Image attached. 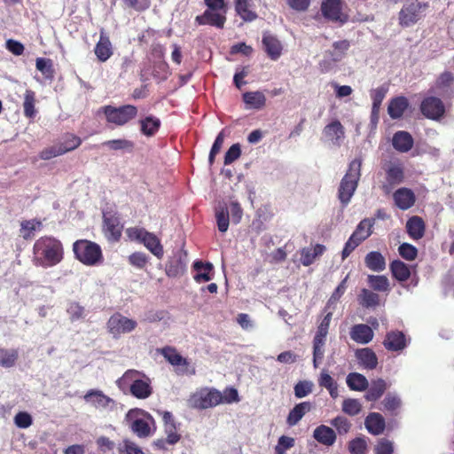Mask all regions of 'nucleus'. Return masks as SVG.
<instances>
[{"label": "nucleus", "instance_id": "nucleus-43", "mask_svg": "<svg viewBox=\"0 0 454 454\" xmlns=\"http://www.w3.org/2000/svg\"><path fill=\"white\" fill-rule=\"evenodd\" d=\"M162 356L173 365H188V361L184 358L175 348L167 347L161 350Z\"/></svg>", "mask_w": 454, "mask_h": 454}, {"label": "nucleus", "instance_id": "nucleus-50", "mask_svg": "<svg viewBox=\"0 0 454 454\" xmlns=\"http://www.w3.org/2000/svg\"><path fill=\"white\" fill-rule=\"evenodd\" d=\"M332 317L333 312L330 310L325 314L322 321L319 323L314 338L326 340Z\"/></svg>", "mask_w": 454, "mask_h": 454}, {"label": "nucleus", "instance_id": "nucleus-18", "mask_svg": "<svg viewBox=\"0 0 454 454\" xmlns=\"http://www.w3.org/2000/svg\"><path fill=\"white\" fill-rule=\"evenodd\" d=\"M349 334L350 338L359 344L369 343L374 336L372 329L364 324L355 325L351 328Z\"/></svg>", "mask_w": 454, "mask_h": 454}, {"label": "nucleus", "instance_id": "nucleus-11", "mask_svg": "<svg viewBox=\"0 0 454 454\" xmlns=\"http://www.w3.org/2000/svg\"><path fill=\"white\" fill-rule=\"evenodd\" d=\"M85 403L100 411H111L116 408L117 403L99 389H90L83 395Z\"/></svg>", "mask_w": 454, "mask_h": 454}, {"label": "nucleus", "instance_id": "nucleus-10", "mask_svg": "<svg viewBox=\"0 0 454 454\" xmlns=\"http://www.w3.org/2000/svg\"><path fill=\"white\" fill-rule=\"evenodd\" d=\"M137 326V322L135 319L127 317L119 312L112 315L106 323L107 330L114 339H119L122 334L133 332Z\"/></svg>", "mask_w": 454, "mask_h": 454}, {"label": "nucleus", "instance_id": "nucleus-52", "mask_svg": "<svg viewBox=\"0 0 454 454\" xmlns=\"http://www.w3.org/2000/svg\"><path fill=\"white\" fill-rule=\"evenodd\" d=\"M80 145H81L80 137H78L74 135H72V134H67L65 137L64 141L61 144H59V146H60L61 151H63V154H64L67 152H70V151L77 148Z\"/></svg>", "mask_w": 454, "mask_h": 454}, {"label": "nucleus", "instance_id": "nucleus-46", "mask_svg": "<svg viewBox=\"0 0 454 454\" xmlns=\"http://www.w3.org/2000/svg\"><path fill=\"white\" fill-rule=\"evenodd\" d=\"M358 300L363 307L370 308L379 304L380 297L372 291L364 288L361 290Z\"/></svg>", "mask_w": 454, "mask_h": 454}, {"label": "nucleus", "instance_id": "nucleus-49", "mask_svg": "<svg viewBox=\"0 0 454 454\" xmlns=\"http://www.w3.org/2000/svg\"><path fill=\"white\" fill-rule=\"evenodd\" d=\"M35 94L32 90H26L24 95V114L27 117L32 118L35 115Z\"/></svg>", "mask_w": 454, "mask_h": 454}, {"label": "nucleus", "instance_id": "nucleus-39", "mask_svg": "<svg viewBox=\"0 0 454 454\" xmlns=\"http://www.w3.org/2000/svg\"><path fill=\"white\" fill-rule=\"evenodd\" d=\"M386 389L387 383L384 380L378 379L373 380L365 395V398L368 401H376L383 395Z\"/></svg>", "mask_w": 454, "mask_h": 454}, {"label": "nucleus", "instance_id": "nucleus-17", "mask_svg": "<svg viewBox=\"0 0 454 454\" xmlns=\"http://www.w3.org/2000/svg\"><path fill=\"white\" fill-rule=\"evenodd\" d=\"M122 225L117 216L104 215V231L109 240L117 241L121 235Z\"/></svg>", "mask_w": 454, "mask_h": 454}, {"label": "nucleus", "instance_id": "nucleus-19", "mask_svg": "<svg viewBox=\"0 0 454 454\" xmlns=\"http://www.w3.org/2000/svg\"><path fill=\"white\" fill-rule=\"evenodd\" d=\"M394 200L395 205L402 210L411 207L415 203V194L408 188H400L394 192Z\"/></svg>", "mask_w": 454, "mask_h": 454}, {"label": "nucleus", "instance_id": "nucleus-35", "mask_svg": "<svg viewBox=\"0 0 454 454\" xmlns=\"http://www.w3.org/2000/svg\"><path fill=\"white\" fill-rule=\"evenodd\" d=\"M235 10L245 21H252L256 19V13L251 10V0H234Z\"/></svg>", "mask_w": 454, "mask_h": 454}, {"label": "nucleus", "instance_id": "nucleus-41", "mask_svg": "<svg viewBox=\"0 0 454 454\" xmlns=\"http://www.w3.org/2000/svg\"><path fill=\"white\" fill-rule=\"evenodd\" d=\"M390 270L393 277L398 281H405L410 278L411 270L409 267L401 261H394L390 264Z\"/></svg>", "mask_w": 454, "mask_h": 454}, {"label": "nucleus", "instance_id": "nucleus-60", "mask_svg": "<svg viewBox=\"0 0 454 454\" xmlns=\"http://www.w3.org/2000/svg\"><path fill=\"white\" fill-rule=\"evenodd\" d=\"M229 215H231L233 223L237 224L241 221L243 210L239 203L236 200H231L228 207Z\"/></svg>", "mask_w": 454, "mask_h": 454}, {"label": "nucleus", "instance_id": "nucleus-24", "mask_svg": "<svg viewBox=\"0 0 454 454\" xmlns=\"http://www.w3.org/2000/svg\"><path fill=\"white\" fill-rule=\"evenodd\" d=\"M192 267L196 271L193 278L197 283H204L212 279L214 266L211 262L195 261Z\"/></svg>", "mask_w": 454, "mask_h": 454}, {"label": "nucleus", "instance_id": "nucleus-9", "mask_svg": "<svg viewBox=\"0 0 454 454\" xmlns=\"http://www.w3.org/2000/svg\"><path fill=\"white\" fill-rule=\"evenodd\" d=\"M98 114H105L107 122L117 126H122L134 119L137 114V107L131 105H126L120 107L106 106L100 107Z\"/></svg>", "mask_w": 454, "mask_h": 454}, {"label": "nucleus", "instance_id": "nucleus-30", "mask_svg": "<svg viewBox=\"0 0 454 454\" xmlns=\"http://www.w3.org/2000/svg\"><path fill=\"white\" fill-rule=\"evenodd\" d=\"M356 356L359 364L366 369L372 370L378 364L376 354L368 348L358 349L356 352Z\"/></svg>", "mask_w": 454, "mask_h": 454}, {"label": "nucleus", "instance_id": "nucleus-33", "mask_svg": "<svg viewBox=\"0 0 454 454\" xmlns=\"http://www.w3.org/2000/svg\"><path fill=\"white\" fill-rule=\"evenodd\" d=\"M215 218L219 231L226 232L230 223L229 209L226 203H218L215 207Z\"/></svg>", "mask_w": 454, "mask_h": 454}, {"label": "nucleus", "instance_id": "nucleus-23", "mask_svg": "<svg viewBox=\"0 0 454 454\" xmlns=\"http://www.w3.org/2000/svg\"><path fill=\"white\" fill-rule=\"evenodd\" d=\"M95 55L101 62H106L113 55V46L109 38L101 32L98 42L94 49Z\"/></svg>", "mask_w": 454, "mask_h": 454}, {"label": "nucleus", "instance_id": "nucleus-31", "mask_svg": "<svg viewBox=\"0 0 454 454\" xmlns=\"http://www.w3.org/2000/svg\"><path fill=\"white\" fill-rule=\"evenodd\" d=\"M364 262L366 267L372 271L380 272L386 269V260L380 252L368 253L364 258Z\"/></svg>", "mask_w": 454, "mask_h": 454}, {"label": "nucleus", "instance_id": "nucleus-51", "mask_svg": "<svg viewBox=\"0 0 454 454\" xmlns=\"http://www.w3.org/2000/svg\"><path fill=\"white\" fill-rule=\"evenodd\" d=\"M35 66L37 70H39L46 78H52V61L50 59L37 58Z\"/></svg>", "mask_w": 454, "mask_h": 454}, {"label": "nucleus", "instance_id": "nucleus-7", "mask_svg": "<svg viewBox=\"0 0 454 454\" xmlns=\"http://www.w3.org/2000/svg\"><path fill=\"white\" fill-rule=\"evenodd\" d=\"M207 10L201 16H197L196 20L200 25H211L222 28L226 20V0H204Z\"/></svg>", "mask_w": 454, "mask_h": 454}, {"label": "nucleus", "instance_id": "nucleus-42", "mask_svg": "<svg viewBox=\"0 0 454 454\" xmlns=\"http://www.w3.org/2000/svg\"><path fill=\"white\" fill-rule=\"evenodd\" d=\"M368 284L370 287L378 292L389 291V281L386 276L383 275H369Z\"/></svg>", "mask_w": 454, "mask_h": 454}, {"label": "nucleus", "instance_id": "nucleus-37", "mask_svg": "<svg viewBox=\"0 0 454 454\" xmlns=\"http://www.w3.org/2000/svg\"><path fill=\"white\" fill-rule=\"evenodd\" d=\"M387 94V90L384 87H380L372 90V121H377L379 118V111L381 106V103Z\"/></svg>", "mask_w": 454, "mask_h": 454}, {"label": "nucleus", "instance_id": "nucleus-32", "mask_svg": "<svg viewBox=\"0 0 454 454\" xmlns=\"http://www.w3.org/2000/svg\"><path fill=\"white\" fill-rule=\"evenodd\" d=\"M247 109H261L266 103V98L261 91H251L243 94Z\"/></svg>", "mask_w": 454, "mask_h": 454}, {"label": "nucleus", "instance_id": "nucleus-4", "mask_svg": "<svg viewBox=\"0 0 454 454\" xmlns=\"http://www.w3.org/2000/svg\"><path fill=\"white\" fill-rule=\"evenodd\" d=\"M362 160L360 159L353 160L348 166V169L340 181L338 197L343 206H347L354 195L358 181L361 176Z\"/></svg>", "mask_w": 454, "mask_h": 454}, {"label": "nucleus", "instance_id": "nucleus-25", "mask_svg": "<svg viewBox=\"0 0 454 454\" xmlns=\"http://www.w3.org/2000/svg\"><path fill=\"white\" fill-rule=\"evenodd\" d=\"M262 43L267 54L271 59L276 60L280 57L282 45L275 36L270 34H264Z\"/></svg>", "mask_w": 454, "mask_h": 454}, {"label": "nucleus", "instance_id": "nucleus-36", "mask_svg": "<svg viewBox=\"0 0 454 454\" xmlns=\"http://www.w3.org/2000/svg\"><path fill=\"white\" fill-rule=\"evenodd\" d=\"M408 106V101L404 97H398L391 100L387 112L391 118H400Z\"/></svg>", "mask_w": 454, "mask_h": 454}, {"label": "nucleus", "instance_id": "nucleus-26", "mask_svg": "<svg viewBox=\"0 0 454 454\" xmlns=\"http://www.w3.org/2000/svg\"><path fill=\"white\" fill-rule=\"evenodd\" d=\"M313 437L321 444L332 446L336 441L335 432L329 427L321 425L316 427Z\"/></svg>", "mask_w": 454, "mask_h": 454}, {"label": "nucleus", "instance_id": "nucleus-2", "mask_svg": "<svg viewBox=\"0 0 454 454\" xmlns=\"http://www.w3.org/2000/svg\"><path fill=\"white\" fill-rule=\"evenodd\" d=\"M116 386L124 394L129 393L137 399H147L153 394L151 379L143 372L128 370L116 380Z\"/></svg>", "mask_w": 454, "mask_h": 454}, {"label": "nucleus", "instance_id": "nucleus-27", "mask_svg": "<svg viewBox=\"0 0 454 454\" xmlns=\"http://www.w3.org/2000/svg\"><path fill=\"white\" fill-rule=\"evenodd\" d=\"M364 425L371 434L378 435L384 431L385 419L380 413L372 412L366 417Z\"/></svg>", "mask_w": 454, "mask_h": 454}, {"label": "nucleus", "instance_id": "nucleus-55", "mask_svg": "<svg viewBox=\"0 0 454 454\" xmlns=\"http://www.w3.org/2000/svg\"><path fill=\"white\" fill-rule=\"evenodd\" d=\"M294 438L282 435L275 447V454H286V451L294 446Z\"/></svg>", "mask_w": 454, "mask_h": 454}, {"label": "nucleus", "instance_id": "nucleus-47", "mask_svg": "<svg viewBox=\"0 0 454 454\" xmlns=\"http://www.w3.org/2000/svg\"><path fill=\"white\" fill-rule=\"evenodd\" d=\"M42 228V223L36 220H29L21 223L20 235L25 239H31L35 231H39Z\"/></svg>", "mask_w": 454, "mask_h": 454}, {"label": "nucleus", "instance_id": "nucleus-8", "mask_svg": "<svg viewBox=\"0 0 454 454\" xmlns=\"http://www.w3.org/2000/svg\"><path fill=\"white\" fill-rule=\"evenodd\" d=\"M126 234L130 240L143 244L158 259L163 257V246L154 233L141 227H130L126 230Z\"/></svg>", "mask_w": 454, "mask_h": 454}, {"label": "nucleus", "instance_id": "nucleus-45", "mask_svg": "<svg viewBox=\"0 0 454 454\" xmlns=\"http://www.w3.org/2000/svg\"><path fill=\"white\" fill-rule=\"evenodd\" d=\"M160 125V121L158 118L149 116L141 121V131L145 136L150 137L158 131Z\"/></svg>", "mask_w": 454, "mask_h": 454}, {"label": "nucleus", "instance_id": "nucleus-64", "mask_svg": "<svg viewBox=\"0 0 454 454\" xmlns=\"http://www.w3.org/2000/svg\"><path fill=\"white\" fill-rule=\"evenodd\" d=\"M377 454H392L394 452V444L387 439H380L375 448Z\"/></svg>", "mask_w": 454, "mask_h": 454}, {"label": "nucleus", "instance_id": "nucleus-28", "mask_svg": "<svg viewBox=\"0 0 454 454\" xmlns=\"http://www.w3.org/2000/svg\"><path fill=\"white\" fill-rule=\"evenodd\" d=\"M312 408V405L309 402H303L296 404L289 412L286 423L290 427L295 426L303 416L309 412Z\"/></svg>", "mask_w": 454, "mask_h": 454}, {"label": "nucleus", "instance_id": "nucleus-13", "mask_svg": "<svg viewBox=\"0 0 454 454\" xmlns=\"http://www.w3.org/2000/svg\"><path fill=\"white\" fill-rule=\"evenodd\" d=\"M427 6L426 4L417 1L405 4L400 12V23L406 27L414 24L421 18L422 12L426 10Z\"/></svg>", "mask_w": 454, "mask_h": 454}, {"label": "nucleus", "instance_id": "nucleus-14", "mask_svg": "<svg viewBox=\"0 0 454 454\" xmlns=\"http://www.w3.org/2000/svg\"><path fill=\"white\" fill-rule=\"evenodd\" d=\"M422 114L432 120H438L443 116L445 107L442 100L435 97L425 98L420 106Z\"/></svg>", "mask_w": 454, "mask_h": 454}, {"label": "nucleus", "instance_id": "nucleus-6", "mask_svg": "<svg viewBox=\"0 0 454 454\" xmlns=\"http://www.w3.org/2000/svg\"><path fill=\"white\" fill-rule=\"evenodd\" d=\"M73 251L75 258L86 266H96L103 262L101 247L95 242L80 239L74 243Z\"/></svg>", "mask_w": 454, "mask_h": 454}, {"label": "nucleus", "instance_id": "nucleus-40", "mask_svg": "<svg viewBox=\"0 0 454 454\" xmlns=\"http://www.w3.org/2000/svg\"><path fill=\"white\" fill-rule=\"evenodd\" d=\"M373 223V220L369 218L362 220L357 225L356 231L353 232L352 236L358 239V241H364L372 234Z\"/></svg>", "mask_w": 454, "mask_h": 454}, {"label": "nucleus", "instance_id": "nucleus-22", "mask_svg": "<svg viewBox=\"0 0 454 454\" xmlns=\"http://www.w3.org/2000/svg\"><path fill=\"white\" fill-rule=\"evenodd\" d=\"M386 175L389 187L385 184L383 188L387 192H390L391 186L402 183L404 177L403 168L399 163H390L386 170Z\"/></svg>", "mask_w": 454, "mask_h": 454}, {"label": "nucleus", "instance_id": "nucleus-48", "mask_svg": "<svg viewBox=\"0 0 454 454\" xmlns=\"http://www.w3.org/2000/svg\"><path fill=\"white\" fill-rule=\"evenodd\" d=\"M67 313L72 322L80 320L85 317V309L79 302L70 301L67 306Z\"/></svg>", "mask_w": 454, "mask_h": 454}, {"label": "nucleus", "instance_id": "nucleus-16", "mask_svg": "<svg viewBox=\"0 0 454 454\" xmlns=\"http://www.w3.org/2000/svg\"><path fill=\"white\" fill-rule=\"evenodd\" d=\"M187 267V254L184 251H178L166 265V274L170 278L182 276Z\"/></svg>", "mask_w": 454, "mask_h": 454}, {"label": "nucleus", "instance_id": "nucleus-59", "mask_svg": "<svg viewBox=\"0 0 454 454\" xmlns=\"http://www.w3.org/2000/svg\"><path fill=\"white\" fill-rule=\"evenodd\" d=\"M331 425L333 426L340 434H347L351 427L348 419L343 416H338L331 421Z\"/></svg>", "mask_w": 454, "mask_h": 454}, {"label": "nucleus", "instance_id": "nucleus-5", "mask_svg": "<svg viewBox=\"0 0 454 454\" xmlns=\"http://www.w3.org/2000/svg\"><path fill=\"white\" fill-rule=\"evenodd\" d=\"M222 393L214 387H200L192 392L186 400L188 407L196 410H207L222 403Z\"/></svg>", "mask_w": 454, "mask_h": 454}, {"label": "nucleus", "instance_id": "nucleus-34", "mask_svg": "<svg viewBox=\"0 0 454 454\" xmlns=\"http://www.w3.org/2000/svg\"><path fill=\"white\" fill-rule=\"evenodd\" d=\"M406 229L411 239H419L424 235L425 223L420 217L412 216L407 221Z\"/></svg>", "mask_w": 454, "mask_h": 454}, {"label": "nucleus", "instance_id": "nucleus-63", "mask_svg": "<svg viewBox=\"0 0 454 454\" xmlns=\"http://www.w3.org/2000/svg\"><path fill=\"white\" fill-rule=\"evenodd\" d=\"M399 254L403 258L412 261L416 258L418 251L412 245L403 243L399 247Z\"/></svg>", "mask_w": 454, "mask_h": 454}, {"label": "nucleus", "instance_id": "nucleus-62", "mask_svg": "<svg viewBox=\"0 0 454 454\" xmlns=\"http://www.w3.org/2000/svg\"><path fill=\"white\" fill-rule=\"evenodd\" d=\"M454 80L451 73L444 72L437 79L435 86L436 89L442 91H445L447 88L450 86Z\"/></svg>", "mask_w": 454, "mask_h": 454}, {"label": "nucleus", "instance_id": "nucleus-61", "mask_svg": "<svg viewBox=\"0 0 454 454\" xmlns=\"http://www.w3.org/2000/svg\"><path fill=\"white\" fill-rule=\"evenodd\" d=\"M32 417L29 413L20 411L14 417V423L20 428H27L32 425Z\"/></svg>", "mask_w": 454, "mask_h": 454}, {"label": "nucleus", "instance_id": "nucleus-1", "mask_svg": "<svg viewBox=\"0 0 454 454\" xmlns=\"http://www.w3.org/2000/svg\"><path fill=\"white\" fill-rule=\"evenodd\" d=\"M64 257L61 242L51 236L38 239L33 247V262L44 269L59 264Z\"/></svg>", "mask_w": 454, "mask_h": 454}, {"label": "nucleus", "instance_id": "nucleus-56", "mask_svg": "<svg viewBox=\"0 0 454 454\" xmlns=\"http://www.w3.org/2000/svg\"><path fill=\"white\" fill-rule=\"evenodd\" d=\"M313 383L309 380L299 381L294 386V395L297 398H303L312 392Z\"/></svg>", "mask_w": 454, "mask_h": 454}, {"label": "nucleus", "instance_id": "nucleus-44", "mask_svg": "<svg viewBox=\"0 0 454 454\" xmlns=\"http://www.w3.org/2000/svg\"><path fill=\"white\" fill-rule=\"evenodd\" d=\"M19 356L17 349L0 348V365L5 368L12 367Z\"/></svg>", "mask_w": 454, "mask_h": 454}, {"label": "nucleus", "instance_id": "nucleus-54", "mask_svg": "<svg viewBox=\"0 0 454 454\" xmlns=\"http://www.w3.org/2000/svg\"><path fill=\"white\" fill-rule=\"evenodd\" d=\"M361 408L362 405L360 402L353 398L345 399L342 403V411L350 416L358 414L361 411Z\"/></svg>", "mask_w": 454, "mask_h": 454}, {"label": "nucleus", "instance_id": "nucleus-29", "mask_svg": "<svg viewBox=\"0 0 454 454\" xmlns=\"http://www.w3.org/2000/svg\"><path fill=\"white\" fill-rule=\"evenodd\" d=\"M392 144L397 151L406 153L412 148L413 138L406 131H398L394 135Z\"/></svg>", "mask_w": 454, "mask_h": 454}, {"label": "nucleus", "instance_id": "nucleus-53", "mask_svg": "<svg viewBox=\"0 0 454 454\" xmlns=\"http://www.w3.org/2000/svg\"><path fill=\"white\" fill-rule=\"evenodd\" d=\"M128 260L132 266L142 270L146 266L149 257L143 252H135L129 256Z\"/></svg>", "mask_w": 454, "mask_h": 454}, {"label": "nucleus", "instance_id": "nucleus-20", "mask_svg": "<svg viewBox=\"0 0 454 454\" xmlns=\"http://www.w3.org/2000/svg\"><path fill=\"white\" fill-rule=\"evenodd\" d=\"M383 344L387 350L400 351L406 347L407 342L405 335L402 332L392 331L387 333Z\"/></svg>", "mask_w": 454, "mask_h": 454}, {"label": "nucleus", "instance_id": "nucleus-12", "mask_svg": "<svg viewBox=\"0 0 454 454\" xmlns=\"http://www.w3.org/2000/svg\"><path fill=\"white\" fill-rule=\"evenodd\" d=\"M349 48V43L347 40L335 42L333 44V51L325 53V59L320 63L324 71H328L333 64L340 61Z\"/></svg>", "mask_w": 454, "mask_h": 454}, {"label": "nucleus", "instance_id": "nucleus-58", "mask_svg": "<svg viewBox=\"0 0 454 454\" xmlns=\"http://www.w3.org/2000/svg\"><path fill=\"white\" fill-rule=\"evenodd\" d=\"M103 145L110 150H124L131 148L133 144L126 139H114L104 142Z\"/></svg>", "mask_w": 454, "mask_h": 454}, {"label": "nucleus", "instance_id": "nucleus-15", "mask_svg": "<svg viewBox=\"0 0 454 454\" xmlns=\"http://www.w3.org/2000/svg\"><path fill=\"white\" fill-rule=\"evenodd\" d=\"M324 139L334 146H340L345 137V129L339 121H333L323 129Z\"/></svg>", "mask_w": 454, "mask_h": 454}, {"label": "nucleus", "instance_id": "nucleus-57", "mask_svg": "<svg viewBox=\"0 0 454 454\" xmlns=\"http://www.w3.org/2000/svg\"><path fill=\"white\" fill-rule=\"evenodd\" d=\"M367 448V442L364 437H357L352 440L348 444V450L351 454H364Z\"/></svg>", "mask_w": 454, "mask_h": 454}, {"label": "nucleus", "instance_id": "nucleus-38", "mask_svg": "<svg viewBox=\"0 0 454 454\" xmlns=\"http://www.w3.org/2000/svg\"><path fill=\"white\" fill-rule=\"evenodd\" d=\"M347 385L351 390L363 391L368 387L367 379L357 372H351L347 376Z\"/></svg>", "mask_w": 454, "mask_h": 454}, {"label": "nucleus", "instance_id": "nucleus-3", "mask_svg": "<svg viewBox=\"0 0 454 454\" xmlns=\"http://www.w3.org/2000/svg\"><path fill=\"white\" fill-rule=\"evenodd\" d=\"M125 419L132 432L140 438L149 437L155 432V421L152 415L142 409H131Z\"/></svg>", "mask_w": 454, "mask_h": 454}, {"label": "nucleus", "instance_id": "nucleus-21", "mask_svg": "<svg viewBox=\"0 0 454 454\" xmlns=\"http://www.w3.org/2000/svg\"><path fill=\"white\" fill-rule=\"evenodd\" d=\"M322 12L325 18L332 20L343 22L346 20L340 11V0H325L322 4Z\"/></svg>", "mask_w": 454, "mask_h": 454}]
</instances>
